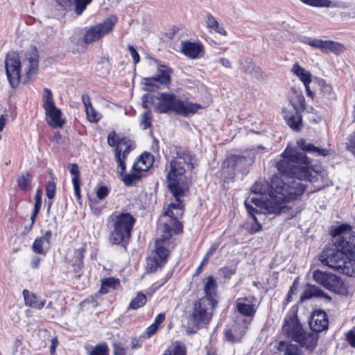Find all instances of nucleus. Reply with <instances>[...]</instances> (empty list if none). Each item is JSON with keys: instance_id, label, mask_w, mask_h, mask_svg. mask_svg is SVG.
Instances as JSON below:
<instances>
[{"instance_id": "nucleus-17", "label": "nucleus", "mask_w": 355, "mask_h": 355, "mask_svg": "<svg viewBox=\"0 0 355 355\" xmlns=\"http://www.w3.org/2000/svg\"><path fill=\"white\" fill-rule=\"evenodd\" d=\"M309 324L315 335H317V333L327 330L329 326V320L326 312L323 310L313 311L309 318Z\"/></svg>"}, {"instance_id": "nucleus-20", "label": "nucleus", "mask_w": 355, "mask_h": 355, "mask_svg": "<svg viewBox=\"0 0 355 355\" xmlns=\"http://www.w3.org/2000/svg\"><path fill=\"white\" fill-rule=\"evenodd\" d=\"M38 52L35 48L25 54V60L23 62L26 77L31 79L38 71Z\"/></svg>"}, {"instance_id": "nucleus-18", "label": "nucleus", "mask_w": 355, "mask_h": 355, "mask_svg": "<svg viewBox=\"0 0 355 355\" xmlns=\"http://www.w3.org/2000/svg\"><path fill=\"white\" fill-rule=\"evenodd\" d=\"M181 52L190 59L196 60L202 58L205 53V48L200 42H191L183 40L181 42Z\"/></svg>"}, {"instance_id": "nucleus-43", "label": "nucleus", "mask_w": 355, "mask_h": 355, "mask_svg": "<svg viewBox=\"0 0 355 355\" xmlns=\"http://www.w3.org/2000/svg\"><path fill=\"white\" fill-rule=\"evenodd\" d=\"M121 151H122L121 148H119V147H116L115 157H116V162H118L119 168L120 169V171H119V173L121 176L123 175V173L125 172V171L126 169V165H125V158L122 157Z\"/></svg>"}, {"instance_id": "nucleus-45", "label": "nucleus", "mask_w": 355, "mask_h": 355, "mask_svg": "<svg viewBox=\"0 0 355 355\" xmlns=\"http://www.w3.org/2000/svg\"><path fill=\"white\" fill-rule=\"evenodd\" d=\"M87 118L90 122L97 123L101 120V116L92 105L85 108Z\"/></svg>"}, {"instance_id": "nucleus-33", "label": "nucleus", "mask_w": 355, "mask_h": 355, "mask_svg": "<svg viewBox=\"0 0 355 355\" xmlns=\"http://www.w3.org/2000/svg\"><path fill=\"white\" fill-rule=\"evenodd\" d=\"M119 284V280L114 277H107L101 280V286L99 293L101 294L107 293L110 289H114Z\"/></svg>"}, {"instance_id": "nucleus-44", "label": "nucleus", "mask_w": 355, "mask_h": 355, "mask_svg": "<svg viewBox=\"0 0 355 355\" xmlns=\"http://www.w3.org/2000/svg\"><path fill=\"white\" fill-rule=\"evenodd\" d=\"M186 354L185 346L177 343L173 348L167 349L163 355H186Z\"/></svg>"}, {"instance_id": "nucleus-10", "label": "nucleus", "mask_w": 355, "mask_h": 355, "mask_svg": "<svg viewBox=\"0 0 355 355\" xmlns=\"http://www.w3.org/2000/svg\"><path fill=\"white\" fill-rule=\"evenodd\" d=\"M165 241L163 237L156 240L155 248L150 252L146 259V270L147 272H155L166 263L170 251L164 246Z\"/></svg>"}, {"instance_id": "nucleus-46", "label": "nucleus", "mask_w": 355, "mask_h": 355, "mask_svg": "<svg viewBox=\"0 0 355 355\" xmlns=\"http://www.w3.org/2000/svg\"><path fill=\"white\" fill-rule=\"evenodd\" d=\"M89 355H109V348L106 343L96 345L89 352Z\"/></svg>"}, {"instance_id": "nucleus-28", "label": "nucleus", "mask_w": 355, "mask_h": 355, "mask_svg": "<svg viewBox=\"0 0 355 355\" xmlns=\"http://www.w3.org/2000/svg\"><path fill=\"white\" fill-rule=\"evenodd\" d=\"M246 302H248V299L246 297L238 298L236 302V310L243 316H253L256 313L254 305L248 304Z\"/></svg>"}, {"instance_id": "nucleus-32", "label": "nucleus", "mask_w": 355, "mask_h": 355, "mask_svg": "<svg viewBox=\"0 0 355 355\" xmlns=\"http://www.w3.org/2000/svg\"><path fill=\"white\" fill-rule=\"evenodd\" d=\"M168 181L169 182V190L172 193L173 196L175 197L176 202H182L180 200V197L184 196V190L183 187L180 185L176 178L171 179V180Z\"/></svg>"}, {"instance_id": "nucleus-38", "label": "nucleus", "mask_w": 355, "mask_h": 355, "mask_svg": "<svg viewBox=\"0 0 355 355\" xmlns=\"http://www.w3.org/2000/svg\"><path fill=\"white\" fill-rule=\"evenodd\" d=\"M141 171H133L131 173L125 174L123 176V181L125 186L131 187L135 185L137 182L141 178Z\"/></svg>"}, {"instance_id": "nucleus-21", "label": "nucleus", "mask_w": 355, "mask_h": 355, "mask_svg": "<svg viewBox=\"0 0 355 355\" xmlns=\"http://www.w3.org/2000/svg\"><path fill=\"white\" fill-rule=\"evenodd\" d=\"M51 237L52 232L47 230L43 236L36 238L32 245L33 251L36 254L45 256L50 249Z\"/></svg>"}, {"instance_id": "nucleus-14", "label": "nucleus", "mask_w": 355, "mask_h": 355, "mask_svg": "<svg viewBox=\"0 0 355 355\" xmlns=\"http://www.w3.org/2000/svg\"><path fill=\"white\" fill-rule=\"evenodd\" d=\"M171 69L166 65H159L157 75L144 79L145 90L155 92L161 86L168 87L171 84Z\"/></svg>"}, {"instance_id": "nucleus-42", "label": "nucleus", "mask_w": 355, "mask_h": 355, "mask_svg": "<svg viewBox=\"0 0 355 355\" xmlns=\"http://www.w3.org/2000/svg\"><path fill=\"white\" fill-rule=\"evenodd\" d=\"M324 292L315 286H311L304 291L300 298L302 301L311 298L313 296H324Z\"/></svg>"}, {"instance_id": "nucleus-63", "label": "nucleus", "mask_w": 355, "mask_h": 355, "mask_svg": "<svg viewBox=\"0 0 355 355\" xmlns=\"http://www.w3.org/2000/svg\"><path fill=\"white\" fill-rule=\"evenodd\" d=\"M42 259L36 255L33 256L31 259V266L32 268L36 269L40 267Z\"/></svg>"}, {"instance_id": "nucleus-61", "label": "nucleus", "mask_w": 355, "mask_h": 355, "mask_svg": "<svg viewBox=\"0 0 355 355\" xmlns=\"http://www.w3.org/2000/svg\"><path fill=\"white\" fill-rule=\"evenodd\" d=\"M346 338L349 345L355 347V331L353 330H350L346 336Z\"/></svg>"}, {"instance_id": "nucleus-56", "label": "nucleus", "mask_w": 355, "mask_h": 355, "mask_svg": "<svg viewBox=\"0 0 355 355\" xmlns=\"http://www.w3.org/2000/svg\"><path fill=\"white\" fill-rule=\"evenodd\" d=\"M220 274L226 279H230L235 274L236 269L230 267H223L220 269Z\"/></svg>"}, {"instance_id": "nucleus-53", "label": "nucleus", "mask_w": 355, "mask_h": 355, "mask_svg": "<svg viewBox=\"0 0 355 355\" xmlns=\"http://www.w3.org/2000/svg\"><path fill=\"white\" fill-rule=\"evenodd\" d=\"M207 26L212 30L218 28V21L211 14H208L206 17Z\"/></svg>"}, {"instance_id": "nucleus-47", "label": "nucleus", "mask_w": 355, "mask_h": 355, "mask_svg": "<svg viewBox=\"0 0 355 355\" xmlns=\"http://www.w3.org/2000/svg\"><path fill=\"white\" fill-rule=\"evenodd\" d=\"M157 96L151 94H145L141 97V105L145 109L150 110L152 105L155 103V101L157 100Z\"/></svg>"}, {"instance_id": "nucleus-34", "label": "nucleus", "mask_w": 355, "mask_h": 355, "mask_svg": "<svg viewBox=\"0 0 355 355\" xmlns=\"http://www.w3.org/2000/svg\"><path fill=\"white\" fill-rule=\"evenodd\" d=\"M244 334L245 331L243 329L237 330L236 327L233 329H229L225 331V338L230 343H237L241 340Z\"/></svg>"}, {"instance_id": "nucleus-5", "label": "nucleus", "mask_w": 355, "mask_h": 355, "mask_svg": "<svg viewBox=\"0 0 355 355\" xmlns=\"http://www.w3.org/2000/svg\"><path fill=\"white\" fill-rule=\"evenodd\" d=\"M321 263L347 276L355 275V262H352L340 248H325L320 255Z\"/></svg>"}, {"instance_id": "nucleus-54", "label": "nucleus", "mask_w": 355, "mask_h": 355, "mask_svg": "<svg viewBox=\"0 0 355 355\" xmlns=\"http://www.w3.org/2000/svg\"><path fill=\"white\" fill-rule=\"evenodd\" d=\"M109 189L106 186H100L96 190V196L99 200H103L109 194Z\"/></svg>"}, {"instance_id": "nucleus-1", "label": "nucleus", "mask_w": 355, "mask_h": 355, "mask_svg": "<svg viewBox=\"0 0 355 355\" xmlns=\"http://www.w3.org/2000/svg\"><path fill=\"white\" fill-rule=\"evenodd\" d=\"M281 156L283 159L277 162L276 167L282 175H285V179L273 176L268 193H263L259 185L254 184L252 191L260 196L246 200L268 214H279L285 208L286 201L302 196L306 183L313 182L316 178V175H313L311 162L304 153L286 147Z\"/></svg>"}, {"instance_id": "nucleus-52", "label": "nucleus", "mask_w": 355, "mask_h": 355, "mask_svg": "<svg viewBox=\"0 0 355 355\" xmlns=\"http://www.w3.org/2000/svg\"><path fill=\"white\" fill-rule=\"evenodd\" d=\"M157 329L158 327L153 323L146 328V331L141 334V337H144V338H149L157 332Z\"/></svg>"}, {"instance_id": "nucleus-50", "label": "nucleus", "mask_w": 355, "mask_h": 355, "mask_svg": "<svg viewBox=\"0 0 355 355\" xmlns=\"http://www.w3.org/2000/svg\"><path fill=\"white\" fill-rule=\"evenodd\" d=\"M69 172L72 175V182H80V171L78 165L76 163L69 164L68 165Z\"/></svg>"}, {"instance_id": "nucleus-2", "label": "nucleus", "mask_w": 355, "mask_h": 355, "mask_svg": "<svg viewBox=\"0 0 355 355\" xmlns=\"http://www.w3.org/2000/svg\"><path fill=\"white\" fill-rule=\"evenodd\" d=\"M109 241L112 245L125 246L132 236L136 219L128 212H114L107 219Z\"/></svg>"}, {"instance_id": "nucleus-8", "label": "nucleus", "mask_w": 355, "mask_h": 355, "mask_svg": "<svg viewBox=\"0 0 355 355\" xmlns=\"http://www.w3.org/2000/svg\"><path fill=\"white\" fill-rule=\"evenodd\" d=\"M176 156L170 162V171L167 173V180L177 178L183 175L187 170L192 171L194 168L193 155L184 150H178Z\"/></svg>"}, {"instance_id": "nucleus-40", "label": "nucleus", "mask_w": 355, "mask_h": 355, "mask_svg": "<svg viewBox=\"0 0 355 355\" xmlns=\"http://www.w3.org/2000/svg\"><path fill=\"white\" fill-rule=\"evenodd\" d=\"M116 147L122 149L121 155L122 157L126 158V156L130 153L132 149V141L125 137L121 138L118 142Z\"/></svg>"}, {"instance_id": "nucleus-55", "label": "nucleus", "mask_w": 355, "mask_h": 355, "mask_svg": "<svg viewBox=\"0 0 355 355\" xmlns=\"http://www.w3.org/2000/svg\"><path fill=\"white\" fill-rule=\"evenodd\" d=\"M85 250L83 248H80L77 249L74 252V257L76 260L73 263H76L80 264H83V259H84V253Z\"/></svg>"}, {"instance_id": "nucleus-7", "label": "nucleus", "mask_w": 355, "mask_h": 355, "mask_svg": "<svg viewBox=\"0 0 355 355\" xmlns=\"http://www.w3.org/2000/svg\"><path fill=\"white\" fill-rule=\"evenodd\" d=\"M348 224H342L331 230L333 242L352 262H355V233Z\"/></svg>"}, {"instance_id": "nucleus-64", "label": "nucleus", "mask_w": 355, "mask_h": 355, "mask_svg": "<svg viewBox=\"0 0 355 355\" xmlns=\"http://www.w3.org/2000/svg\"><path fill=\"white\" fill-rule=\"evenodd\" d=\"M218 247H219L218 243H213L211 245V247L209 248V249L207 250V252L205 253L207 257H211L216 252V251L217 250Z\"/></svg>"}, {"instance_id": "nucleus-31", "label": "nucleus", "mask_w": 355, "mask_h": 355, "mask_svg": "<svg viewBox=\"0 0 355 355\" xmlns=\"http://www.w3.org/2000/svg\"><path fill=\"white\" fill-rule=\"evenodd\" d=\"M292 72L297 76L304 85H309L312 80V75L310 71L302 68L298 63H295Z\"/></svg>"}, {"instance_id": "nucleus-16", "label": "nucleus", "mask_w": 355, "mask_h": 355, "mask_svg": "<svg viewBox=\"0 0 355 355\" xmlns=\"http://www.w3.org/2000/svg\"><path fill=\"white\" fill-rule=\"evenodd\" d=\"M55 6L62 11H70L73 7L74 13L79 16L86 10L92 0H53Z\"/></svg>"}, {"instance_id": "nucleus-60", "label": "nucleus", "mask_w": 355, "mask_h": 355, "mask_svg": "<svg viewBox=\"0 0 355 355\" xmlns=\"http://www.w3.org/2000/svg\"><path fill=\"white\" fill-rule=\"evenodd\" d=\"M144 337H141V335L139 337H135L131 340V349H135L137 348H140L142 345Z\"/></svg>"}, {"instance_id": "nucleus-4", "label": "nucleus", "mask_w": 355, "mask_h": 355, "mask_svg": "<svg viewBox=\"0 0 355 355\" xmlns=\"http://www.w3.org/2000/svg\"><path fill=\"white\" fill-rule=\"evenodd\" d=\"M282 333L310 352L316 347L318 336L312 333H306L296 314L291 313L286 315L282 325Z\"/></svg>"}, {"instance_id": "nucleus-57", "label": "nucleus", "mask_w": 355, "mask_h": 355, "mask_svg": "<svg viewBox=\"0 0 355 355\" xmlns=\"http://www.w3.org/2000/svg\"><path fill=\"white\" fill-rule=\"evenodd\" d=\"M114 355H125L126 349L121 343H114L113 345Z\"/></svg>"}, {"instance_id": "nucleus-11", "label": "nucleus", "mask_w": 355, "mask_h": 355, "mask_svg": "<svg viewBox=\"0 0 355 355\" xmlns=\"http://www.w3.org/2000/svg\"><path fill=\"white\" fill-rule=\"evenodd\" d=\"M117 20L116 16L110 15L103 22L91 26L86 31L84 35V42L85 44H90L107 35L112 31Z\"/></svg>"}, {"instance_id": "nucleus-29", "label": "nucleus", "mask_w": 355, "mask_h": 355, "mask_svg": "<svg viewBox=\"0 0 355 355\" xmlns=\"http://www.w3.org/2000/svg\"><path fill=\"white\" fill-rule=\"evenodd\" d=\"M320 98L324 104L329 105L332 104L336 100V94L333 91L332 87L322 81L320 84Z\"/></svg>"}, {"instance_id": "nucleus-12", "label": "nucleus", "mask_w": 355, "mask_h": 355, "mask_svg": "<svg viewBox=\"0 0 355 355\" xmlns=\"http://www.w3.org/2000/svg\"><path fill=\"white\" fill-rule=\"evenodd\" d=\"M21 61L16 52H9L5 58V69L7 79L12 88H17L21 78Z\"/></svg>"}, {"instance_id": "nucleus-37", "label": "nucleus", "mask_w": 355, "mask_h": 355, "mask_svg": "<svg viewBox=\"0 0 355 355\" xmlns=\"http://www.w3.org/2000/svg\"><path fill=\"white\" fill-rule=\"evenodd\" d=\"M340 284V280L339 277L334 274L330 273L327 277L324 287L331 291H336Z\"/></svg>"}, {"instance_id": "nucleus-23", "label": "nucleus", "mask_w": 355, "mask_h": 355, "mask_svg": "<svg viewBox=\"0 0 355 355\" xmlns=\"http://www.w3.org/2000/svg\"><path fill=\"white\" fill-rule=\"evenodd\" d=\"M303 3L315 8H331L345 9L347 4L341 1L331 0H300Z\"/></svg>"}, {"instance_id": "nucleus-49", "label": "nucleus", "mask_w": 355, "mask_h": 355, "mask_svg": "<svg viewBox=\"0 0 355 355\" xmlns=\"http://www.w3.org/2000/svg\"><path fill=\"white\" fill-rule=\"evenodd\" d=\"M329 274L320 270H316L313 272V277L315 282L323 286Z\"/></svg>"}, {"instance_id": "nucleus-48", "label": "nucleus", "mask_w": 355, "mask_h": 355, "mask_svg": "<svg viewBox=\"0 0 355 355\" xmlns=\"http://www.w3.org/2000/svg\"><path fill=\"white\" fill-rule=\"evenodd\" d=\"M140 125L143 130H146L152 125V114L150 110L142 114Z\"/></svg>"}, {"instance_id": "nucleus-15", "label": "nucleus", "mask_w": 355, "mask_h": 355, "mask_svg": "<svg viewBox=\"0 0 355 355\" xmlns=\"http://www.w3.org/2000/svg\"><path fill=\"white\" fill-rule=\"evenodd\" d=\"M302 42L311 47L318 49L324 53H333L340 55L343 53L346 48L340 42L333 40H322L316 38L304 37Z\"/></svg>"}, {"instance_id": "nucleus-25", "label": "nucleus", "mask_w": 355, "mask_h": 355, "mask_svg": "<svg viewBox=\"0 0 355 355\" xmlns=\"http://www.w3.org/2000/svg\"><path fill=\"white\" fill-rule=\"evenodd\" d=\"M24 303L26 306L35 309H42L44 305L46 300H40L35 294L31 293L28 290L24 289L22 292Z\"/></svg>"}, {"instance_id": "nucleus-26", "label": "nucleus", "mask_w": 355, "mask_h": 355, "mask_svg": "<svg viewBox=\"0 0 355 355\" xmlns=\"http://www.w3.org/2000/svg\"><path fill=\"white\" fill-rule=\"evenodd\" d=\"M205 297L202 299H207L213 304H217L218 302L214 299L217 293V283L213 276L207 277L204 286Z\"/></svg>"}, {"instance_id": "nucleus-36", "label": "nucleus", "mask_w": 355, "mask_h": 355, "mask_svg": "<svg viewBox=\"0 0 355 355\" xmlns=\"http://www.w3.org/2000/svg\"><path fill=\"white\" fill-rule=\"evenodd\" d=\"M295 112L302 114L306 108L305 98L302 94H297L291 100Z\"/></svg>"}, {"instance_id": "nucleus-39", "label": "nucleus", "mask_w": 355, "mask_h": 355, "mask_svg": "<svg viewBox=\"0 0 355 355\" xmlns=\"http://www.w3.org/2000/svg\"><path fill=\"white\" fill-rule=\"evenodd\" d=\"M284 347V355H302L299 347L296 345L287 344L284 341L279 342V349H283Z\"/></svg>"}, {"instance_id": "nucleus-35", "label": "nucleus", "mask_w": 355, "mask_h": 355, "mask_svg": "<svg viewBox=\"0 0 355 355\" xmlns=\"http://www.w3.org/2000/svg\"><path fill=\"white\" fill-rule=\"evenodd\" d=\"M147 302V298L145 294L139 292L137 294L136 297L132 300L128 309L137 310L144 306Z\"/></svg>"}, {"instance_id": "nucleus-62", "label": "nucleus", "mask_w": 355, "mask_h": 355, "mask_svg": "<svg viewBox=\"0 0 355 355\" xmlns=\"http://www.w3.org/2000/svg\"><path fill=\"white\" fill-rule=\"evenodd\" d=\"M73 185V191L74 196L77 198L78 200H80L81 198L80 195V182H72Z\"/></svg>"}, {"instance_id": "nucleus-58", "label": "nucleus", "mask_w": 355, "mask_h": 355, "mask_svg": "<svg viewBox=\"0 0 355 355\" xmlns=\"http://www.w3.org/2000/svg\"><path fill=\"white\" fill-rule=\"evenodd\" d=\"M128 49L130 53L131 57L132 58L134 64H137V63H139L140 61V56L137 53L136 49L132 45H128Z\"/></svg>"}, {"instance_id": "nucleus-51", "label": "nucleus", "mask_w": 355, "mask_h": 355, "mask_svg": "<svg viewBox=\"0 0 355 355\" xmlns=\"http://www.w3.org/2000/svg\"><path fill=\"white\" fill-rule=\"evenodd\" d=\"M56 184L53 181H49L46 187V195L49 200H53L55 193Z\"/></svg>"}, {"instance_id": "nucleus-3", "label": "nucleus", "mask_w": 355, "mask_h": 355, "mask_svg": "<svg viewBox=\"0 0 355 355\" xmlns=\"http://www.w3.org/2000/svg\"><path fill=\"white\" fill-rule=\"evenodd\" d=\"M156 98L158 102L155 106V111L160 114L175 113L186 116L195 114L202 107L200 104L182 101L173 93H159Z\"/></svg>"}, {"instance_id": "nucleus-59", "label": "nucleus", "mask_w": 355, "mask_h": 355, "mask_svg": "<svg viewBox=\"0 0 355 355\" xmlns=\"http://www.w3.org/2000/svg\"><path fill=\"white\" fill-rule=\"evenodd\" d=\"M348 150L355 155V131L349 136L348 142L347 143Z\"/></svg>"}, {"instance_id": "nucleus-9", "label": "nucleus", "mask_w": 355, "mask_h": 355, "mask_svg": "<svg viewBox=\"0 0 355 355\" xmlns=\"http://www.w3.org/2000/svg\"><path fill=\"white\" fill-rule=\"evenodd\" d=\"M42 107L45 110L48 124L54 128L62 127L64 121L61 118L62 111L56 107L53 93L49 88L44 89Z\"/></svg>"}, {"instance_id": "nucleus-22", "label": "nucleus", "mask_w": 355, "mask_h": 355, "mask_svg": "<svg viewBox=\"0 0 355 355\" xmlns=\"http://www.w3.org/2000/svg\"><path fill=\"white\" fill-rule=\"evenodd\" d=\"M245 206L248 214L250 216L253 220V223L251 225L250 232L251 234H255L259 232L262 228V226L259 222L256 215L261 216L263 214H265L267 212L263 209H259L257 207H254L252 205L250 204L249 201H245Z\"/></svg>"}, {"instance_id": "nucleus-24", "label": "nucleus", "mask_w": 355, "mask_h": 355, "mask_svg": "<svg viewBox=\"0 0 355 355\" xmlns=\"http://www.w3.org/2000/svg\"><path fill=\"white\" fill-rule=\"evenodd\" d=\"M297 145L302 150L316 156L326 157L330 154L329 150L316 147L311 143H307L306 139L303 138L297 141Z\"/></svg>"}, {"instance_id": "nucleus-41", "label": "nucleus", "mask_w": 355, "mask_h": 355, "mask_svg": "<svg viewBox=\"0 0 355 355\" xmlns=\"http://www.w3.org/2000/svg\"><path fill=\"white\" fill-rule=\"evenodd\" d=\"M32 181V177L31 174L28 172L22 173L18 178H17V184L18 187L24 191H26L29 189V187L31 185Z\"/></svg>"}, {"instance_id": "nucleus-30", "label": "nucleus", "mask_w": 355, "mask_h": 355, "mask_svg": "<svg viewBox=\"0 0 355 355\" xmlns=\"http://www.w3.org/2000/svg\"><path fill=\"white\" fill-rule=\"evenodd\" d=\"M284 119L287 125L295 131H300L302 127V114L295 112L292 114L285 113Z\"/></svg>"}, {"instance_id": "nucleus-6", "label": "nucleus", "mask_w": 355, "mask_h": 355, "mask_svg": "<svg viewBox=\"0 0 355 355\" xmlns=\"http://www.w3.org/2000/svg\"><path fill=\"white\" fill-rule=\"evenodd\" d=\"M184 205L182 202H171L166 210L160 216L159 222L162 225L163 239L168 240L174 234L182 231V225L179 221L184 214Z\"/></svg>"}, {"instance_id": "nucleus-13", "label": "nucleus", "mask_w": 355, "mask_h": 355, "mask_svg": "<svg viewBox=\"0 0 355 355\" xmlns=\"http://www.w3.org/2000/svg\"><path fill=\"white\" fill-rule=\"evenodd\" d=\"M217 304L207 299H200L195 302L191 315V320L195 324H208L212 316V310Z\"/></svg>"}, {"instance_id": "nucleus-27", "label": "nucleus", "mask_w": 355, "mask_h": 355, "mask_svg": "<svg viewBox=\"0 0 355 355\" xmlns=\"http://www.w3.org/2000/svg\"><path fill=\"white\" fill-rule=\"evenodd\" d=\"M153 157L148 153H144L140 155L137 161L132 166V171H147L153 165Z\"/></svg>"}, {"instance_id": "nucleus-19", "label": "nucleus", "mask_w": 355, "mask_h": 355, "mask_svg": "<svg viewBox=\"0 0 355 355\" xmlns=\"http://www.w3.org/2000/svg\"><path fill=\"white\" fill-rule=\"evenodd\" d=\"M247 163L246 158L243 155H232L223 162L224 168L230 170V178H234L236 173H243Z\"/></svg>"}]
</instances>
